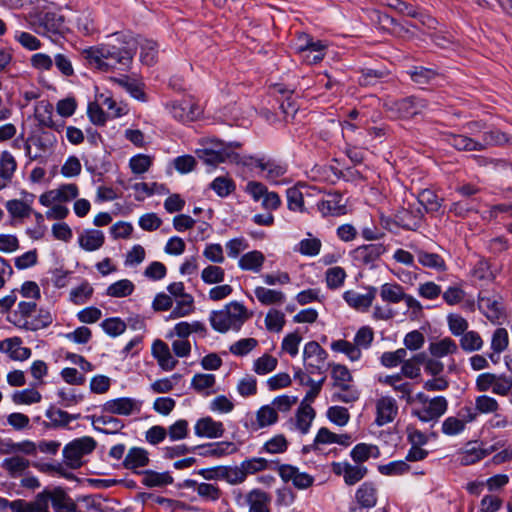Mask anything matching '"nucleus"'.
<instances>
[{
	"instance_id": "1",
	"label": "nucleus",
	"mask_w": 512,
	"mask_h": 512,
	"mask_svg": "<svg viewBox=\"0 0 512 512\" xmlns=\"http://www.w3.org/2000/svg\"><path fill=\"white\" fill-rule=\"evenodd\" d=\"M116 44H101L84 49L81 57L91 68L102 72L111 70L126 71L130 68L137 49V41L132 36L117 37Z\"/></svg>"
},
{
	"instance_id": "2",
	"label": "nucleus",
	"mask_w": 512,
	"mask_h": 512,
	"mask_svg": "<svg viewBox=\"0 0 512 512\" xmlns=\"http://www.w3.org/2000/svg\"><path fill=\"white\" fill-rule=\"evenodd\" d=\"M427 107V100L414 95L384 103L385 111L396 119H411Z\"/></svg>"
},
{
	"instance_id": "3",
	"label": "nucleus",
	"mask_w": 512,
	"mask_h": 512,
	"mask_svg": "<svg viewBox=\"0 0 512 512\" xmlns=\"http://www.w3.org/2000/svg\"><path fill=\"white\" fill-rule=\"evenodd\" d=\"M97 446V442L90 436L76 438L65 445L63 457L65 464L70 469H78L82 466V457L91 454Z\"/></svg>"
},
{
	"instance_id": "4",
	"label": "nucleus",
	"mask_w": 512,
	"mask_h": 512,
	"mask_svg": "<svg viewBox=\"0 0 512 512\" xmlns=\"http://www.w3.org/2000/svg\"><path fill=\"white\" fill-rule=\"evenodd\" d=\"M378 502V488L374 482H363L349 503L348 512H369Z\"/></svg>"
},
{
	"instance_id": "5",
	"label": "nucleus",
	"mask_w": 512,
	"mask_h": 512,
	"mask_svg": "<svg viewBox=\"0 0 512 512\" xmlns=\"http://www.w3.org/2000/svg\"><path fill=\"white\" fill-rule=\"evenodd\" d=\"M478 308L493 323H500L506 317L502 297L488 290L479 292Z\"/></svg>"
},
{
	"instance_id": "6",
	"label": "nucleus",
	"mask_w": 512,
	"mask_h": 512,
	"mask_svg": "<svg viewBox=\"0 0 512 512\" xmlns=\"http://www.w3.org/2000/svg\"><path fill=\"white\" fill-rule=\"evenodd\" d=\"M38 22L37 32L47 35L53 41H57L68 31L64 16L58 12H43L38 16Z\"/></svg>"
},
{
	"instance_id": "7",
	"label": "nucleus",
	"mask_w": 512,
	"mask_h": 512,
	"mask_svg": "<svg viewBox=\"0 0 512 512\" xmlns=\"http://www.w3.org/2000/svg\"><path fill=\"white\" fill-rule=\"evenodd\" d=\"M328 357V353L316 341H310L305 344L303 350V359L306 370L310 374L325 372L324 365Z\"/></svg>"
},
{
	"instance_id": "8",
	"label": "nucleus",
	"mask_w": 512,
	"mask_h": 512,
	"mask_svg": "<svg viewBox=\"0 0 512 512\" xmlns=\"http://www.w3.org/2000/svg\"><path fill=\"white\" fill-rule=\"evenodd\" d=\"M241 163L245 166H255L261 171H266L265 177L268 180H276L287 172V165L271 158H257L254 156H243Z\"/></svg>"
},
{
	"instance_id": "9",
	"label": "nucleus",
	"mask_w": 512,
	"mask_h": 512,
	"mask_svg": "<svg viewBox=\"0 0 512 512\" xmlns=\"http://www.w3.org/2000/svg\"><path fill=\"white\" fill-rule=\"evenodd\" d=\"M274 470H277L279 476L284 482H292L295 488L303 490L311 487L314 483V477L308 473L300 472L296 466L290 464L275 463Z\"/></svg>"
},
{
	"instance_id": "10",
	"label": "nucleus",
	"mask_w": 512,
	"mask_h": 512,
	"mask_svg": "<svg viewBox=\"0 0 512 512\" xmlns=\"http://www.w3.org/2000/svg\"><path fill=\"white\" fill-rule=\"evenodd\" d=\"M448 401L443 396L432 398L427 404L419 409H413L412 415L422 422H438L440 417L446 413Z\"/></svg>"
},
{
	"instance_id": "11",
	"label": "nucleus",
	"mask_w": 512,
	"mask_h": 512,
	"mask_svg": "<svg viewBox=\"0 0 512 512\" xmlns=\"http://www.w3.org/2000/svg\"><path fill=\"white\" fill-rule=\"evenodd\" d=\"M246 192L254 201L262 200V207L266 210H276L281 204L279 195L276 192H269L261 182L249 181L246 185Z\"/></svg>"
},
{
	"instance_id": "12",
	"label": "nucleus",
	"mask_w": 512,
	"mask_h": 512,
	"mask_svg": "<svg viewBox=\"0 0 512 512\" xmlns=\"http://www.w3.org/2000/svg\"><path fill=\"white\" fill-rule=\"evenodd\" d=\"M386 250V247L380 243L362 245L352 251V257L360 265L373 269L376 267V261L380 259Z\"/></svg>"
},
{
	"instance_id": "13",
	"label": "nucleus",
	"mask_w": 512,
	"mask_h": 512,
	"mask_svg": "<svg viewBox=\"0 0 512 512\" xmlns=\"http://www.w3.org/2000/svg\"><path fill=\"white\" fill-rule=\"evenodd\" d=\"M197 156L201 159L205 164L216 166L219 163H223L226 160H230L231 162L241 163L243 159L238 153H235L229 149V147L219 148V149H209L203 148L197 150Z\"/></svg>"
},
{
	"instance_id": "14",
	"label": "nucleus",
	"mask_w": 512,
	"mask_h": 512,
	"mask_svg": "<svg viewBox=\"0 0 512 512\" xmlns=\"http://www.w3.org/2000/svg\"><path fill=\"white\" fill-rule=\"evenodd\" d=\"M173 118L182 123L195 121L202 113L200 106L192 100L173 102L170 107Z\"/></svg>"
},
{
	"instance_id": "15",
	"label": "nucleus",
	"mask_w": 512,
	"mask_h": 512,
	"mask_svg": "<svg viewBox=\"0 0 512 512\" xmlns=\"http://www.w3.org/2000/svg\"><path fill=\"white\" fill-rule=\"evenodd\" d=\"M317 209L323 217L340 216L346 213V203L340 192L328 193L326 199L317 203Z\"/></svg>"
},
{
	"instance_id": "16",
	"label": "nucleus",
	"mask_w": 512,
	"mask_h": 512,
	"mask_svg": "<svg viewBox=\"0 0 512 512\" xmlns=\"http://www.w3.org/2000/svg\"><path fill=\"white\" fill-rule=\"evenodd\" d=\"M45 416L49 421H43L42 425L47 429H58L68 427L71 421L80 417V414H69L55 405H50Z\"/></svg>"
},
{
	"instance_id": "17",
	"label": "nucleus",
	"mask_w": 512,
	"mask_h": 512,
	"mask_svg": "<svg viewBox=\"0 0 512 512\" xmlns=\"http://www.w3.org/2000/svg\"><path fill=\"white\" fill-rule=\"evenodd\" d=\"M197 453L202 457L220 458L235 453L238 448L233 442L221 441L197 445Z\"/></svg>"
},
{
	"instance_id": "18",
	"label": "nucleus",
	"mask_w": 512,
	"mask_h": 512,
	"mask_svg": "<svg viewBox=\"0 0 512 512\" xmlns=\"http://www.w3.org/2000/svg\"><path fill=\"white\" fill-rule=\"evenodd\" d=\"M376 410V423L379 426H383L394 420L398 413V406L394 398L383 396L377 400Z\"/></svg>"
},
{
	"instance_id": "19",
	"label": "nucleus",
	"mask_w": 512,
	"mask_h": 512,
	"mask_svg": "<svg viewBox=\"0 0 512 512\" xmlns=\"http://www.w3.org/2000/svg\"><path fill=\"white\" fill-rule=\"evenodd\" d=\"M423 214L420 209L416 211L403 209L398 211L393 218V223L408 231H416L422 225Z\"/></svg>"
},
{
	"instance_id": "20",
	"label": "nucleus",
	"mask_w": 512,
	"mask_h": 512,
	"mask_svg": "<svg viewBox=\"0 0 512 512\" xmlns=\"http://www.w3.org/2000/svg\"><path fill=\"white\" fill-rule=\"evenodd\" d=\"M134 410H139L138 402L128 397L112 399L102 405V411L109 414L129 416Z\"/></svg>"
},
{
	"instance_id": "21",
	"label": "nucleus",
	"mask_w": 512,
	"mask_h": 512,
	"mask_svg": "<svg viewBox=\"0 0 512 512\" xmlns=\"http://www.w3.org/2000/svg\"><path fill=\"white\" fill-rule=\"evenodd\" d=\"M194 431L198 437L219 438L223 436L225 428L222 422L207 416L196 422Z\"/></svg>"
},
{
	"instance_id": "22",
	"label": "nucleus",
	"mask_w": 512,
	"mask_h": 512,
	"mask_svg": "<svg viewBox=\"0 0 512 512\" xmlns=\"http://www.w3.org/2000/svg\"><path fill=\"white\" fill-rule=\"evenodd\" d=\"M149 453L146 449L141 447H132L129 449L123 460V467L133 471V473L140 475L138 468L145 467L149 464Z\"/></svg>"
},
{
	"instance_id": "23",
	"label": "nucleus",
	"mask_w": 512,
	"mask_h": 512,
	"mask_svg": "<svg viewBox=\"0 0 512 512\" xmlns=\"http://www.w3.org/2000/svg\"><path fill=\"white\" fill-rule=\"evenodd\" d=\"M152 355L157 359L159 366L165 371L173 370L178 363L173 358L168 345L160 339L154 341Z\"/></svg>"
},
{
	"instance_id": "24",
	"label": "nucleus",
	"mask_w": 512,
	"mask_h": 512,
	"mask_svg": "<svg viewBox=\"0 0 512 512\" xmlns=\"http://www.w3.org/2000/svg\"><path fill=\"white\" fill-rule=\"evenodd\" d=\"M376 293L377 288L375 287H369L366 294H359L355 291L349 290L343 294V298L349 306L355 309L366 310L372 305Z\"/></svg>"
},
{
	"instance_id": "25",
	"label": "nucleus",
	"mask_w": 512,
	"mask_h": 512,
	"mask_svg": "<svg viewBox=\"0 0 512 512\" xmlns=\"http://www.w3.org/2000/svg\"><path fill=\"white\" fill-rule=\"evenodd\" d=\"M50 501L55 512H76L77 505L61 487L50 491Z\"/></svg>"
},
{
	"instance_id": "26",
	"label": "nucleus",
	"mask_w": 512,
	"mask_h": 512,
	"mask_svg": "<svg viewBox=\"0 0 512 512\" xmlns=\"http://www.w3.org/2000/svg\"><path fill=\"white\" fill-rule=\"evenodd\" d=\"M380 382L391 386L394 391L399 392L401 399H405L408 404H411L414 399L411 396L412 384L409 382H402V374L388 375L379 379Z\"/></svg>"
},
{
	"instance_id": "27",
	"label": "nucleus",
	"mask_w": 512,
	"mask_h": 512,
	"mask_svg": "<svg viewBox=\"0 0 512 512\" xmlns=\"http://www.w3.org/2000/svg\"><path fill=\"white\" fill-rule=\"evenodd\" d=\"M141 483L148 488L164 487L173 483L174 479L169 472H156L154 470H141Z\"/></svg>"
},
{
	"instance_id": "28",
	"label": "nucleus",
	"mask_w": 512,
	"mask_h": 512,
	"mask_svg": "<svg viewBox=\"0 0 512 512\" xmlns=\"http://www.w3.org/2000/svg\"><path fill=\"white\" fill-rule=\"evenodd\" d=\"M79 245L86 251H95L101 248L105 242V236L102 231L96 229L86 230L79 236Z\"/></svg>"
},
{
	"instance_id": "29",
	"label": "nucleus",
	"mask_w": 512,
	"mask_h": 512,
	"mask_svg": "<svg viewBox=\"0 0 512 512\" xmlns=\"http://www.w3.org/2000/svg\"><path fill=\"white\" fill-rule=\"evenodd\" d=\"M446 141L458 151H481V144L466 135L447 133Z\"/></svg>"
},
{
	"instance_id": "30",
	"label": "nucleus",
	"mask_w": 512,
	"mask_h": 512,
	"mask_svg": "<svg viewBox=\"0 0 512 512\" xmlns=\"http://www.w3.org/2000/svg\"><path fill=\"white\" fill-rule=\"evenodd\" d=\"M418 262L427 268L434 269L438 272L447 270V265L443 257L437 253L427 252L423 249L416 250Z\"/></svg>"
},
{
	"instance_id": "31",
	"label": "nucleus",
	"mask_w": 512,
	"mask_h": 512,
	"mask_svg": "<svg viewBox=\"0 0 512 512\" xmlns=\"http://www.w3.org/2000/svg\"><path fill=\"white\" fill-rule=\"evenodd\" d=\"M246 501L249 505L248 512H270L268 507L270 497L266 492L260 489L250 491L246 497Z\"/></svg>"
},
{
	"instance_id": "32",
	"label": "nucleus",
	"mask_w": 512,
	"mask_h": 512,
	"mask_svg": "<svg viewBox=\"0 0 512 512\" xmlns=\"http://www.w3.org/2000/svg\"><path fill=\"white\" fill-rule=\"evenodd\" d=\"M254 294L258 301L265 306L280 305L286 300V296L282 291L268 289L265 287H256Z\"/></svg>"
},
{
	"instance_id": "33",
	"label": "nucleus",
	"mask_w": 512,
	"mask_h": 512,
	"mask_svg": "<svg viewBox=\"0 0 512 512\" xmlns=\"http://www.w3.org/2000/svg\"><path fill=\"white\" fill-rule=\"evenodd\" d=\"M30 466V461L22 456L15 455L10 458H6L1 463L2 469H4L11 477H20L25 470Z\"/></svg>"
},
{
	"instance_id": "34",
	"label": "nucleus",
	"mask_w": 512,
	"mask_h": 512,
	"mask_svg": "<svg viewBox=\"0 0 512 512\" xmlns=\"http://www.w3.org/2000/svg\"><path fill=\"white\" fill-rule=\"evenodd\" d=\"M224 310L225 312H229V319L234 325V330L237 331L242 327L244 322L251 317L246 307L237 301L227 304Z\"/></svg>"
},
{
	"instance_id": "35",
	"label": "nucleus",
	"mask_w": 512,
	"mask_h": 512,
	"mask_svg": "<svg viewBox=\"0 0 512 512\" xmlns=\"http://www.w3.org/2000/svg\"><path fill=\"white\" fill-rule=\"evenodd\" d=\"M316 412L310 404L301 403L296 413V427L302 434H307L311 427Z\"/></svg>"
},
{
	"instance_id": "36",
	"label": "nucleus",
	"mask_w": 512,
	"mask_h": 512,
	"mask_svg": "<svg viewBox=\"0 0 512 512\" xmlns=\"http://www.w3.org/2000/svg\"><path fill=\"white\" fill-rule=\"evenodd\" d=\"M265 256L261 251L253 250L242 255L238 265L242 270L259 272L264 264Z\"/></svg>"
},
{
	"instance_id": "37",
	"label": "nucleus",
	"mask_w": 512,
	"mask_h": 512,
	"mask_svg": "<svg viewBox=\"0 0 512 512\" xmlns=\"http://www.w3.org/2000/svg\"><path fill=\"white\" fill-rule=\"evenodd\" d=\"M480 202L478 199H461L453 202L449 207V213L456 217L466 218L469 214L478 212Z\"/></svg>"
},
{
	"instance_id": "38",
	"label": "nucleus",
	"mask_w": 512,
	"mask_h": 512,
	"mask_svg": "<svg viewBox=\"0 0 512 512\" xmlns=\"http://www.w3.org/2000/svg\"><path fill=\"white\" fill-rule=\"evenodd\" d=\"M116 84H118L121 88L125 89L132 97L137 100L145 101L146 94L143 90V85L139 83L137 80L130 78L127 75H124L119 78L112 79Z\"/></svg>"
},
{
	"instance_id": "39",
	"label": "nucleus",
	"mask_w": 512,
	"mask_h": 512,
	"mask_svg": "<svg viewBox=\"0 0 512 512\" xmlns=\"http://www.w3.org/2000/svg\"><path fill=\"white\" fill-rule=\"evenodd\" d=\"M509 141L510 138L506 133L494 128L483 132L481 141H478V143L481 144V151H483L489 147L504 145Z\"/></svg>"
},
{
	"instance_id": "40",
	"label": "nucleus",
	"mask_w": 512,
	"mask_h": 512,
	"mask_svg": "<svg viewBox=\"0 0 512 512\" xmlns=\"http://www.w3.org/2000/svg\"><path fill=\"white\" fill-rule=\"evenodd\" d=\"M404 293L403 286L398 283H385L380 287V297L386 303H400L404 298Z\"/></svg>"
},
{
	"instance_id": "41",
	"label": "nucleus",
	"mask_w": 512,
	"mask_h": 512,
	"mask_svg": "<svg viewBox=\"0 0 512 512\" xmlns=\"http://www.w3.org/2000/svg\"><path fill=\"white\" fill-rule=\"evenodd\" d=\"M457 350V344L450 337H445L438 342H431L429 344L430 354L437 359L449 354H454Z\"/></svg>"
},
{
	"instance_id": "42",
	"label": "nucleus",
	"mask_w": 512,
	"mask_h": 512,
	"mask_svg": "<svg viewBox=\"0 0 512 512\" xmlns=\"http://www.w3.org/2000/svg\"><path fill=\"white\" fill-rule=\"evenodd\" d=\"M331 377L334 380L333 386L340 389H347L346 385L353 380L349 369L342 364L329 363Z\"/></svg>"
},
{
	"instance_id": "43",
	"label": "nucleus",
	"mask_w": 512,
	"mask_h": 512,
	"mask_svg": "<svg viewBox=\"0 0 512 512\" xmlns=\"http://www.w3.org/2000/svg\"><path fill=\"white\" fill-rule=\"evenodd\" d=\"M490 453L489 450L476 447L472 443L466 445L465 450L461 453L460 463L464 466L472 465L482 460Z\"/></svg>"
},
{
	"instance_id": "44",
	"label": "nucleus",
	"mask_w": 512,
	"mask_h": 512,
	"mask_svg": "<svg viewBox=\"0 0 512 512\" xmlns=\"http://www.w3.org/2000/svg\"><path fill=\"white\" fill-rule=\"evenodd\" d=\"M411 80L419 85H426L438 76V72L423 66H413L407 71Z\"/></svg>"
},
{
	"instance_id": "45",
	"label": "nucleus",
	"mask_w": 512,
	"mask_h": 512,
	"mask_svg": "<svg viewBox=\"0 0 512 512\" xmlns=\"http://www.w3.org/2000/svg\"><path fill=\"white\" fill-rule=\"evenodd\" d=\"M379 455V449L375 445L366 443L357 444L350 453L351 458L355 463H363L367 461L371 456L377 457Z\"/></svg>"
},
{
	"instance_id": "46",
	"label": "nucleus",
	"mask_w": 512,
	"mask_h": 512,
	"mask_svg": "<svg viewBox=\"0 0 512 512\" xmlns=\"http://www.w3.org/2000/svg\"><path fill=\"white\" fill-rule=\"evenodd\" d=\"M209 320L212 328L220 333L234 329V325L229 319V312H225L224 309L212 311Z\"/></svg>"
},
{
	"instance_id": "47",
	"label": "nucleus",
	"mask_w": 512,
	"mask_h": 512,
	"mask_svg": "<svg viewBox=\"0 0 512 512\" xmlns=\"http://www.w3.org/2000/svg\"><path fill=\"white\" fill-rule=\"evenodd\" d=\"M331 349L335 352L344 353L351 361L359 360L362 355L360 348L355 343L343 339L333 341Z\"/></svg>"
},
{
	"instance_id": "48",
	"label": "nucleus",
	"mask_w": 512,
	"mask_h": 512,
	"mask_svg": "<svg viewBox=\"0 0 512 512\" xmlns=\"http://www.w3.org/2000/svg\"><path fill=\"white\" fill-rule=\"evenodd\" d=\"M93 423H99L105 426H108L109 428H99L95 426V429L104 433V434H115L119 432L122 428H124V423L122 420L113 417V416H106L101 415L99 417L92 416Z\"/></svg>"
},
{
	"instance_id": "49",
	"label": "nucleus",
	"mask_w": 512,
	"mask_h": 512,
	"mask_svg": "<svg viewBox=\"0 0 512 512\" xmlns=\"http://www.w3.org/2000/svg\"><path fill=\"white\" fill-rule=\"evenodd\" d=\"M135 285L128 279L116 281L108 286L106 294L114 298H122L131 295L134 292Z\"/></svg>"
},
{
	"instance_id": "50",
	"label": "nucleus",
	"mask_w": 512,
	"mask_h": 512,
	"mask_svg": "<svg viewBox=\"0 0 512 512\" xmlns=\"http://www.w3.org/2000/svg\"><path fill=\"white\" fill-rule=\"evenodd\" d=\"M140 60L147 66H152L156 63L158 57V44L153 40H143L140 43Z\"/></svg>"
},
{
	"instance_id": "51",
	"label": "nucleus",
	"mask_w": 512,
	"mask_h": 512,
	"mask_svg": "<svg viewBox=\"0 0 512 512\" xmlns=\"http://www.w3.org/2000/svg\"><path fill=\"white\" fill-rule=\"evenodd\" d=\"M278 421V413L271 405L262 406L256 413V425L254 429L264 428Z\"/></svg>"
},
{
	"instance_id": "52",
	"label": "nucleus",
	"mask_w": 512,
	"mask_h": 512,
	"mask_svg": "<svg viewBox=\"0 0 512 512\" xmlns=\"http://www.w3.org/2000/svg\"><path fill=\"white\" fill-rule=\"evenodd\" d=\"M276 462L269 463L265 458L261 457H253L250 459H246L241 462V469L244 470L246 477L248 475H252L261 471H264L268 468H271L270 465H275ZM274 467H272L273 469Z\"/></svg>"
},
{
	"instance_id": "53",
	"label": "nucleus",
	"mask_w": 512,
	"mask_h": 512,
	"mask_svg": "<svg viewBox=\"0 0 512 512\" xmlns=\"http://www.w3.org/2000/svg\"><path fill=\"white\" fill-rule=\"evenodd\" d=\"M483 340L476 331H466L461 335L460 347L466 352L478 351L483 347Z\"/></svg>"
},
{
	"instance_id": "54",
	"label": "nucleus",
	"mask_w": 512,
	"mask_h": 512,
	"mask_svg": "<svg viewBox=\"0 0 512 512\" xmlns=\"http://www.w3.org/2000/svg\"><path fill=\"white\" fill-rule=\"evenodd\" d=\"M210 188L215 191V193L219 197H227L230 195L235 189L236 185L235 182L227 177L219 176L216 177L211 183Z\"/></svg>"
},
{
	"instance_id": "55",
	"label": "nucleus",
	"mask_w": 512,
	"mask_h": 512,
	"mask_svg": "<svg viewBox=\"0 0 512 512\" xmlns=\"http://www.w3.org/2000/svg\"><path fill=\"white\" fill-rule=\"evenodd\" d=\"M299 41L301 43L297 46V50L303 54L305 59H309L311 53L325 50V45L321 41H314L309 35L304 34Z\"/></svg>"
},
{
	"instance_id": "56",
	"label": "nucleus",
	"mask_w": 512,
	"mask_h": 512,
	"mask_svg": "<svg viewBox=\"0 0 512 512\" xmlns=\"http://www.w3.org/2000/svg\"><path fill=\"white\" fill-rule=\"evenodd\" d=\"M289 442L283 434H278L265 442L260 452L281 454L287 451Z\"/></svg>"
},
{
	"instance_id": "57",
	"label": "nucleus",
	"mask_w": 512,
	"mask_h": 512,
	"mask_svg": "<svg viewBox=\"0 0 512 512\" xmlns=\"http://www.w3.org/2000/svg\"><path fill=\"white\" fill-rule=\"evenodd\" d=\"M344 482L348 486L355 485L359 481H361L367 474L368 469L364 466H354L350 463H346V467H344Z\"/></svg>"
},
{
	"instance_id": "58",
	"label": "nucleus",
	"mask_w": 512,
	"mask_h": 512,
	"mask_svg": "<svg viewBox=\"0 0 512 512\" xmlns=\"http://www.w3.org/2000/svg\"><path fill=\"white\" fill-rule=\"evenodd\" d=\"M53 321L52 315L49 311L41 309L38 315L31 321H25L21 326L26 330L37 331L48 327Z\"/></svg>"
},
{
	"instance_id": "59",
	"label": "nucleus",
	"mask_w": 512,
	"mask_h": 512,
	"mask_svg": "<svg viewBox=\"0 0 512 512\" xmlns=\"http://www.w3.org/2000/svg\"><path fill=\"white\" fill-rule=\"evenodd\" d=\"M93 291V287L87 281H84L78 287L71 290L70 300L76 305H82L91 298Z\"/></svg>"
},
{
	"instance_id": "60",
	"label": "nucleus",
	"mask_w": 512,
	"mask_h": 512,
	"mask_svg": "<svg viewBox=\"0 0 512 512\" xmlns=\"http://www.w3.org/2000/svg\"><path fill=\"white\" fill-rule=\"evenodd\" d=\"M16 167L17 163L13 155L8 151L2 152L0 157V176L4 180H11Z\"/></svg>"
},
{
	"instance_id": "61",
	"label": "nucleus",
	"mask_w": 512,
	"mask_h": 512,
	"mask_svg": "<svg viewBox=\"0 0 512 512\" xmlns=\"http://www.w3.org/2000/svg\"><path fill=\"white\" fill-rule=\"evenodd\" d=\"M101 327L111 337H117L125 332L127 324L119 317H112L105 319Z\"/></svg>"
},
{
	"instance_id": "62",
	"label": "nucleus",
	"mask_w": 512,
	"mask_h": 512,
	"mask_svg": "<svg viewBox=\"0 0 512 512\" xmlns=\"http://www.w3.org/2000/svg\"><path fill=\"white\" fill-rule=\"evenodd\" d=\"M6 209L15 218H26L33 212L28 203L17 199L9 200L6 203Z\"/></svg>"
},
{
	"instance_id": "63",
	"label": "nucleus",
	"mask_w": 512,
	"mask_h": 512,
	"mask_svg": "<svg viewBox=\"0 0 512 512\" xmlns=\"http://www.w3.org/2000/svg\"><path fill=\"white\" fill-rule=\"evenodd\" d=\"M346 278V272L342 267L335 266L327 269L326 271V283L329 289L340 288Z\"/></svg>"
},
{
	"instance_id": "64",
	"label": "nucleus",
	"mask_w": 512,
	"mask_h": 512,
	"mask_svg": "<svg viewBox=\"0 0 512 512\" xmlns=\"http://www.w3.org/2000/svg\"><path fill=\"white\" fill-rule=\"evenodd\" d=\"M278 361L275 357L269 354H264L254 362V371L258 375H265L274 371L277 367Z\"/></svg>"
}]
</instances>
